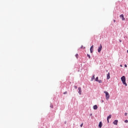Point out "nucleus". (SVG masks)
<instances>
[{
  "instance_id": "nucleus-14",
  "label": "nucleus",
  "mask_w": 128,
  "mask_h": 128,
  "mask_svg": "<svg viewBox=\"0 0 128 128\" xmlns=\"http://www.w3.org/2000/svg\"><path fill=\"white\" fill-rule=\"evenodd\" d=\"M94 80V76H92V80Z\"/></svg>"
},
{
  "instance_id": "nucleus-26",
  "label": "nucleus",
  "mask_w": 128,
  "mask_h": 128,
  "mask_svg": "<svg viewBox=\"0 0 128 128\" xmlns=\"http://www.w3.org/2000/svg\"><path fill=\"white\" fill-rule=\"evenodd\" d=\"M120 66H121V67H122V65H120Z\"/></svg>"
},
{
  "instance_id": "nucleus-8",
  "label": "nucleus",
  "mask_w": 128,
  "mask_h": 128,
  "mask_svg": "<svg viewBox=\"0 0 128 128\" xmlns=\"http://www.w3.org/2000/svg\"><path fill=\"white\" fill-rule=\"evenodd\" d=\"M98 126L100 128H101L102 126V122H100L98 124Z\"/></svg>"
},
{
  "instance_id": "nucleus-1",
  "label": "nucleus",
  "mask_w": 128,
  "mask_h": 128,
  "mask_svg": "<svg viewBox=\"0 0 128 128\" xmlns=\"http://www.w3.org/2000/svg\"><path fill=\"white\" fill-rule=\"evenodd\" d=\"M121 80H122L123 84H125L126 86H128V84H126V76H122L121 78Z\"/></svg>"
},
{
  "instance_id": "nucleus-19",
  "label": "nucleus",
  "mask_w": 128,
  "mask_h": 128,
  "mask_svg": "<svg viewBox=\"0 0 128 128\" xmlns=\"http://www.w3.org/2000/svg\"><path fill=\"white\" fill-rule=\"evenodd\" d=\"M83 124H82L80 125V128H82Z\"/></svg>"
},
{
  "instance_id": "nucleus-22",
  "label": "nucleus",
  "mask_w": 128,
  "mask_h": 128,
  "mask_svg": "<svg viewBox=\"0 0 128 128\" xmlns=\"http://www.w3.org/2000/svg\"><path fill=\"white\" fill-rule=\"evenodd\" d=\"M74 88H78V86H74Z\"/></svg>"
},
{
  "instance_id": "nucleus-9",
  "label": "nucleus",
  "mask_w": 128,
  "mask_h": 128,
  "mask_svg": "<svg viewBox=\"0 0 128 128\" xmlns=\"http://www.w3.org/2000/svg\"><path fill=\"white\" fill-rule=\"evenodd\" d=\"M118 120H115L113 124H118Z\"/></svg>"
},
{
  "instance_id": "nucleus-10",
  "label": "nucleus",
  "mask_w": 128,
  "mask_h": 128,
  "mask_svg": "<svg viewBox=\"0 0 128 128\" xmlns=\"http://www.w3.org/2000/svg\"><path fill=\"white\" fill-rule=\"evenodd\" d=\"M94 110H98V106L95 105L93 106Z\"/></svg>"
},
{
  "instance_id": "nucleus-20",
  "label": "nucleus",
  "mask_w": 128,
  "mask_h": 128,
  "mask_svg": "<svg viewBox=\"0 0 128 128\" xmlns=\"http://www.w3.org/2000/svg\"><path fill=\"white\" fill-rule=\"evenodd\" d=\"M124 116H128V113L126 112V113L124 114Z\"/></svg>"
},
{
  "instance_id": "nucleus-29",
  "label": "nucleus",
  "mask_w": 128,
  "mask_h": 128,
  "mask_svg": "<svg viewBox=\"0 0 128 128\" xmlns=\"http://www.w3.org/2000/svg\"><path fill=\"white\" fill-rule=\"evenodd\" d=\"M127 52H128V50H127Z\"/></svg>"
},
{
  "instance_id": "nucleus-24",
  "label": "nucleus",
  "mask_w": 128,
  "mask_h": 128,
  "mask_svg": "<svg viewBox=\"0 0 128 128\" xmlns=\"http://www.w3.org/2000/svg\"><path fill=\"white\" fill-rule=\"evenodd\" d=\"M50 107L52 108V106L51 105V106H50Z\"/></svg>"
},
{
  "instance_id": "nucleus-12",
  "label": "nucleus",
  "mask_w": 128,
  "mask_h": 128,
  "mask_svg": "<svg viewBox=\"0 0 128 128\" xmlns=\"http://www.w3.org/2000/svg\"><path fill=\"white\" fill-rule=\"evenodd\" d=\"M97 82H98L99 84H102V80H98V81Z\"/></svg>"
},
{
  "instance_id": "nucleus-28",
  "label": "nucleus",
  "mask_w": 128,
  "mask_h": 128,
  "mask_svg": "<svg viewBox=\"0 0 128 128\" xmlns=\"http://www.w3.org/2000/svg\"><path fill=\"white\" fill-rule=\"evenodd\" d=\"M120 42H122V40H120Z\"/></svg>"
},
{
  "instance_id": "nucleus-27",
  "label": "nucleus",
  "mask_w": 128,
  "mask_h": 128,
  "mask_svg": "<svg viewBox=\"0 0 128 128\" xmlns=\"http://www.w3.org/2000/svg\"><path fill=\"white\" fill-rule=\"evenodd\" d=\"M90 116H92V114H90Z\"/></svg>"
},
{
  "instance_id": "nucleus-15",
  "label": "nucleus",
  "mask_w": 128,
  "mask_h": 128,
  "mask_svg": "<svg viewBox=\"0 0 128 128\" xmlns=\"http://www.w3.org/2000/svg\"><path fill=\"white\" fill-rule=\"evenodd\" d=\"M76 58H78V54H76Z\"/></svg>"
},
{
  "instance_id": "nucleus-13",
  "label": "nucleus",
  "mask_w": 128,
  "mask_h": 128,
  "mask_svg": "<svg viewBox=\"0 0 128 128\" xmlns=\"http://www.w3.org/2000/svg\"><path fill=\"white\" fill-rule=\"evenodd\" d=\"M96 82H98V77H96L95 79Z\"/></svg>"
},
{
  "instance_id": "nucleus-21",
  "label": "nucleus",
  "mask_w": 128,
  "mask_h": 128,
  "mask_svg": "<svg viewBox=\"0 0 128 128\" xmlns=\"http://www.w3.org/2000/svg\"><path fill=\"white\" fill-rule=\"evenodd\" d=\"M125 68H128V66L126 64L124 65Z\"/></svg>"
},
{
  "instance_id": "nucleus-3",
  "label": "nucleus",
  "mask_w": 128,
  "mask_h": 128,
  "mask_svg": "<svg viewBox=\"0 0 128 128\" xmlns=\"http://www.w3.org/2000/svg\"><path fill=\"white\" fill-rule=\"evenodd\" d=\"M102 44H100L98 48V52H102Z\"/></svg>"
},
{
  "instance_id": "nucleus-4",
  "label": "nucleus",
  "mask_w": 128,
  "mask_h": 128,
  "mask_svg": "<svg viewBox=\"0 0 128 128\" xmlns=\"http://www.w3.org/2000/svg\"><path fill=\"white\" fill-rule=\"evenodd\" d=\"M90 52L91 54H92V52H94V45L91 46V47L90 48Z\"/></svg>"
},
{
  "instance_id": "nucleus-16",
  "label": "nucleus",
  "mask_w": 128,
  "mask_h": 128,
  "mask_svg": "<svg viewBox=\"0 0 128 128\" xmlns=\"http://www.w3.org/2000/svg\"><path fill=\"white\" fill-rule=\"evenodd\" d=\"M87 56H88V58H90V55L88 54H87Z\"/></svg>"
},
{
  "instance_id": "nucleus-5",
  "label": "nucleus",
  "mask_w": 128,
  "mask_h": 128,
  "mask_svg": "<svg viewBox=\"0 0 128 128\" xmlns=\"http://www.w3.org/2000/svg\"><path fill=\"white\" fill-rule=\"evenodd\" d=\"M120 18H122V20H126V18L124 16V14H122L120 15Z\"/></svg>"
},
{
  "instance_id": "nucleus-7",
  "label": "nucleus",
  "mask_w": 128,
  "mask_h": 128,
  "mask_svg": "<svg viewBox=\"0 0 128 128\" xmlns=\"http://www.w3.org/2000/svg\"><path fill=\"white\" fill-rule=\"evenodd\" d=\"M110 74L108 72L107 74V80H110Z\"/></svg>"
},
{
  "instance_id": "nucleus-23",
  "label": "nucleus",
  "mask_w": 128,
  "mask_h": 128,
  "mask_svg": "<svg viewBox=\"0 0 128 128\" xmlns=\"http://www.w3.org/2000/svg\"><path fill=\"white\" fill-rule=\"evenodd\" d=\"M108 122H110V120H107Z\"/></svg>"
},
{
  "instance_id": "nucleus-25",
  "label": "nucleus",
  "mask_w": 128,
  "mask_h": 128,
  "mask_svg": "<svg viewBox=\"0 0 128 128\" xmlns=\"http://www.w3.org/2000/svg\"><path fill=\"white\" fill-rule=\"evenodd\" d=\"M114 22H116V20H114Z\"/></svg>"
},
{
  "instance_id": "nucleus-30",
  "label": "nucleus",
  "mask_w": 128,
  "mask_h": 128,
  "mask_svg": "<svg viewBox=\"0 0 128 128\" xmlns=\"http://www.w3.org/2000/svg\"><path fill=\"white\" fill-rule=\"evenodd\" d=\"M102 102H104V100H102Z\"/></svg>"
},
{
  "instance_id": "nucleus-2",
  "label": "nucleus",
  "mask_w": 128,
  "mask_h": 128,
  "mask_svg": "<svg viewBox=\"0 0 128 128\" xmlns=\"http://www.w3.org/2000/svg\"><path fill=\"white\" fill-rule=\"evenodd\" d=\"M104 94H106L105 96L106 100H110V94H108V92L106 91H104Z\"/></svg>"
},
{
  "instance_id": "nucleus-11",
  "label": "nucleus",
  "mask_w": 128,
  "mask_h": 128,
  "mask_svg": "<svg viewBox=\"0 0 128 128\" xmlns=\"http://www.w3.org/2000/svg\"><path fill=\"white\" fill-rule=\"evenodd\" d=\"M110 118H112V115H110L107 117V120H110Z\"/></svg>"
},
{
  "instance_id": "nucleus-6",
  "label": "nucleus",
  "mask_w": 128,
  "mask_h": 128,
  "mask_svg": "<svg viewBox=\"0 0 128 128\" xmlns=\"http://www.w3.org/2000/svg\"><path fill=\"white\" fill-rule=\"evenodd\" d=\"M78 94H82V88H80V87H79L78 88Z\"/></svg>"
},
{
  "instance_id": "nucleus-17",
  "label": "nucleus",
  "mask_w": 128,
  "mask_h": 128,
  "mask_svg": "<svg viewBox=\"0 0 128 128\" xmlns=\"http://www.w3.org/2000/svg\"><path fill=\"white\" fill-rule=\"evenodd\" d=\"M68 94V92H65L64 93V94Z\"/></svg>"
},
{
  "instance_id": "nucleus-18",
  "label": "nucleus",
  "mask_w": 128,
  "mask_h": 128,
  "mask_svg": "<svg viewBox=\"0 0 128 128\" xmlns=\"http://www.w3.org/2000/svg\"><path fill=\"white\" fill-rule=\"evenodd\" d=\"M124 122L128 123V120H124Z\"/></svg>"
}]
</instances>
